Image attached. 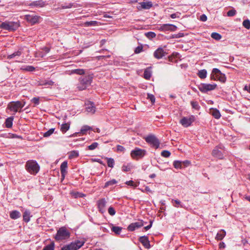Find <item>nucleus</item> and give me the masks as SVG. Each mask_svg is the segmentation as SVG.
<instances>
[{
	"instance_id": "f257e3e1",
	"label": "nucleus",
	"mask_w": 250,
	"mask_h": 250,
	"mask_svg": "<svg viewBox=\"0 0 250 250\" xmlns=\"http://www.w3.org/2000/svg\"><path fill=\"white\" fill-rule=\"evenodd\" d=\"M25 169L30 174L36 175L40 170V167L36 161L29 160L26 163Z\"/></svg>"
},
{
	"instance_id": "f03ea898",
	"label": "nucleus",
	"mask_w": 250,
	"mask_h": 250,
	"mask_svg": "<svg viewBox=\"0 0 250 250\" xmlns=\"http://www.w3.org/2000/svg\"><path fill=\"white\" fill-rule=\"evenodd\" d=\"M93 79L92 75H88L80 79V85L78 88L80 90H83L90 85Z\"/></svg>"
},
{
	"instance_id": "7ed1b4c3",
	"label": "nucleus",
	"mask_w": 250,
	"mask_h": 250,
	"mask_svg": "<svg viewBox=\"0 0 250 250\" xmlns=\"http://www.w3.org/2000/svg\"><path fill=\"white\" fill-rule=\"evenodd\" d=\"M69 237V233L65 228H60L57 231L55 236L57 241H61L66 239Z\"/></svg>"
},
{
	"instance_id": "20e7f679",
	"label": "nucleus",
	"mask_w": 250,
	"mask_h": 250,
	"mask_svg": "<svg viewBox=\"0 0 250 250\" xmlns=\"http://www.w3.org/2000/svg\"><path fill=\"white\" fill-rule=\"evenodd\" d=\"M19 26L17 22L5 21L3 22L0 25V27L4 30L9 31L16 30Z\"/></svg>"
},
{
	"instance_id": "39448f33",
	"label": "nucleus",
	"mask_w": 250,
	"mask_h": 250,
	"mask_svg": "<svg viewBox=\"0 0 250 250\" xmlns=\"http://www.w3.org/2000/svg\"><path fill=\"white\" fill-rule=\"evenodd\" d=\"M146 150L138 147H135L131 151L130 156L134 159H138L143 157L146 154Z\"/></svg>"
},
{
	"instance_id": "423d86ee",
	"label": "nucleus",
	"mask_w": 250,
	"mask_h": 250,
	"mask_svg": "<svg viewBox=\"0 0 250 250\" xmlns=\"http://www.w3.org/2000/svg\"><path fill=\"white\" fill-rule=\"evenodd\" d=\"M195 120L194 115H190L188 117H184L180 121V123L185 127H188L191 125Z\"/></svg>"
},
{
	"instance_id": "0eeeda50",
	"label": "nucleus",
	"mask_w": 250,
	"mask_h": 250,
	"mask_svg": "<svg viewBox=\"0 0 250 250\" xmlns=\"http://www.w3.org/2000/svg\"><path fill=\"white\" fill-rule=\"evenodd\" d=\"M145 141L155 148L159 147L160 142L154 135H149L145 138Z\"/></svg>"
},
{
	"instance_id": "6e6552de",
	"label": "nucleus",
	"mask_w": 250,
	"mask_h": 250,
	"mask_svg": "<svg viewBox=\"0 0 250 250\" xmlns=\"http://www.w3.org/2000/svg\"><path fill=\"white\" fill-rule=\"evenodd\" d=\"M217 87V84L215 83L208 84V83H201L199 86V90L203 93L207 92L209 91H211L215 89Z\"/></svg>"
},
{
	"instance_id": "1a4fd4ad",
	"label": "nucleus",
	"mask_w": 250,
	"mask_h": 250,
	"mask_svg": "<svg viewBox=\"0 0 250 250\" xmlns=\"http://www.w3.org/2000/svg\"><path fill=\"white\" fill-rule=\"evenodd\" d=\"M25 104V102L22 104L20 101L12 102L8 104V107L11 111L17 112L24 106Z\"/></svg>"
},
{
	"instance_id": "9d476101",
	"label": "nucleus",
	"mask_w": 250,
	"mask_h": 250,
	"mask_svg": "<svg viewBox=\"0 0 250 250\" xmlns=\"http://www.w3.org/2000/svg\"><path fill=\"white\" fill-rule=\"evenodd\" d=\"M223 149L224 146L222 145L216 146L212 151V156L220 159H223V154L222 151Z\"/></svg>"
},
{
	"instance_id": "9b49d317",
	"label": "nucleus",
	"mask_w": 250,
	"mask_h": 250,
	"mask_svg": "<svg viewBox=\"0 0 250 250\" xmlns=\"http://www.w3.org/2000/svg\"><path fill=\"white\" fill-rule=\"evenodd\" d=\"M177 26L171 24H164L160 26L159 30L162 31H175Z\"/></svg>"
},
{
	"instance_id": "f8f14e48",
	"label": "nucleus",
	"mask_w": 250,
	"mask_h": 250,
	"mask_svg": "<svg viewBox=\"0 0 250 250\" xmlns=\"http://www.w3.org/2000/svg\"><path fill=\"white\" fill-rule=\"evenodd\" d=\"M152 3L150 1L142 2L139 3V5L137 7L139 10L142 9H149L152 7Z\"/></svg>"
},
{
	"instance_id": "ddd939ff",
	"label": "nucleus",
	"mask_w": 250,
	"mask_h": 250,
	"mask_svg": "<svg viewBox=\"0 0 250 250\" xmlns=\"http://www.w3.org/2000/svg\"><path fill=\"white\" fill-rule=\"evenodd\" d=\"M144 225L143 222L141 221H138L134 223H132L131 224H130L127 229L129 231H134L135 229L139 228L141 227H142Z\"/></svg>"
},
{
	"instance_id": "4468645a",
	"label": "nucleus",
	"mask_w": 250,
	"mask_h": 250,
	"mask_svg": "<svg viewBox=\"0 0 250 250\" xmlns=\"http://www.w3.org/2000/svg\"><path fill=\"white\" fill-rule=\"evenodd\" d=\"M40 17L36 15H26L25 16V19L32 24H35L38 22Z\"/></svg>"
},
{
	"instance_id": "2eb2a0df",
	"label": "nucleus",
	"mask_w": 250,
	"mask_h": 250,
	"mask_svg": "<svg viewBox=\"0 0 250 250\" xmlns=\"http://www.w3.org/2000/svg\"><path fill=\"white\" fill-rule=\"evenodd\" d=\"M106 203V202L105 200L104 199L99 200L98 202L99 210L102 213H103L105 211Z\"/></svg>"
},
{
	"instance_id": "dca6fc26",
	"label": "nucleus",
	"mask_w": 250,
	"mask_h": 250,
	"mask_svg": "<svg viewBox=\"0 0 250 250\" xmlns=\"http://www.w3.org/2000/svg\"><path fill=\"white\" fill-rule=\"evenodd\" d=\"M85 106H86V107H85L86 110L88 112H90L92 114L95 113V107L94 106V104L93 103L90 102V101H87L85 103Z\"/></svg>"
},
{
	"instance_id": "f3484780",
	"label": "nucleus",
	"mask_w": 250,
	"mask_h": 250,
	"mask_svg": "<svg viewBox=\"0 0 250 250\" xmlns=\"http://www.w3.org/2000/svg\"><path fill=\"white\" fill-rule=\"evenodd\" d=\"M222 73L217 68H213L210 74V79L212 80H217Z\"/></svg>"
},
{
	"instance_id": "a211bd4d",
	"label": "nucleus",
	"mask_w": 250,
	"mask_h": 250,
	"mask_svg": "<svg viewBox=\"0 0 250 250\" xmlns=\"http://www.w3.org/2000/svg\"><path fill=\"white\" fill-rule=\"evenodd\" d=\"M139 240L146 248L149 249L150 248L149 241L147 237L142 236L140 238Z\"/></svg>"
},
{
	"instance_id": "6ab92c4d",
	"label": "nucleus",
	"mask_w": 250,
	"mask_h": 250,
	"mask_svg": "<svg viewBox=\"0 0 250 250\" xmlns=\"http://www.w3.org/2000/svg\"><path fill=\"white\" fill-rule=\"evenodd\" d=\"M165 56V52L161 48H158L154 53L155 58L160 59Z\"/></svg>"
},
{
	"instance_id": "aec40b11",
	"label": "nucleus",
	"mask_w": 250,
	"mask_h": 250,
	"mask_svg": "<svg viewBox=\"0 0 250 250\" xmlns=\"http://www.w3.org/2000/svg\"><path fill=\"white\" fill-rule=\"evenodd\" d=\"M46 5V3L42 0H37L31 2L29 5L32 7H43Z\"/></svg>"
},
{
	"instance_id": "412c9836",
	"label": "nucleus",
	"mask_w": 250,
	"mask_h": 250,
	"mask_svg": "<svg viewBox=\"0 0 250 250\" xmlns=\"http://www.w3.org/2000/svg\"><path fill=\"white\" fill-rule=\"evenodd\" d=\"M67 168V162L66 161H64L62 163L61 165V172L62 174V177H64L65 174L66 173V170Z\"/></svg>"
},
{
	"instance_id": "4be33fe9",
	"label": "nucleus",
	"mask_w": 250,
	"mask_h": 250,
	"mask_svg": "<svg viewBox=\"0 0 250 250\" xmlns=\"http://www.w3.org/2000/svg\"><path fill=\"white\" fill-rule=\"evenodd\" d=\"M210 113L215 118L218 119L221 117V114L219 111L216 108H210Z\"/></svg>"
},
{
	"instance_id": "5701e85b",
	"label": "nucleus",
	"mask_w": 250,
	"mask_h": 250,
	"mask_svg": "<svg viewBox=\"0 0 250 250\" xmlns=\"http://www.w3.org/2000/svg\"><path fill=\"white\" fill-rule=\"evenodd\" d=\"M226 234V231L224 229H221L219 230L215 237V239L217 240H222Z\"/></svg>"
},
{
	"instance_id": "b1692460",
	"label": "nucleus",
	"mask_w": 250,
	"mask_h": 250,
	"mask_svg": "<svg viewBox=\"0 0 250 250\" xmlns=\"http://www.w3.org/2000/svg\"><path fill=\"white\" fill-rule=\"evenodd\" d=\"M20 69L23 71L33 72L35 70L36 68L31 65H23L20 68Z\"/></svg>"
},
{
	"instance_id": "393cba45",
	"label": "nucleus",
	"mask_w": 250,
	"mask_h": 250,
	"mask_svg": "<svg viewBox=\"0 0 250 250\" xmlns=\"http://www.w3.org/2000/svg\"><path fill=\"white\" fill-rule=\"evenodd\" d=\"M21 213L17 210H13L10 213V217L12 219H17L21 217Z\"/></svg>"
},
{
	"instance_id": "a878e982",
	"label": "nucleus",
	"mask_w": 250,
	"mask_h": 250,
	"mask_svg": "<svg viewBox=\"0 0 250 250\" xmlns=\"http://www.w3.org/2000/svg\"><path fill=\"white\" fill-rule=\"evenodd\" d=\"M30 212L28 210H25L23 214V219L25 222H28L30 219Z\"/></svg>"
},
{
	"instance_id": "bb28decb",
	"label": "nucleus",
	"mask_w": 250,
	"mask_h": 250,
	"mask_svg": "<svg viewBox=\"0 0 250 250\" xmlns=\"http://www.w3.org/2000/svg\"><path fill=\"white\" fill-rule=\"evenodd\" d=\"M13 119L14 118L12 117L6 119L5 122L6 127L11 128L12 126Z\"/></svg>"
},
{
	"instance_id": "cd10ccee",
	"label": "nucleus",
	"mask_w": 250,
	"mask_h": 250,
	"mask_svg": "<svg viewBox=\"0 0 250 250\" xmlns=\"http://www.w3.org/2000/svg\"><path fill=\"white\" fill-rule=\"evenodd\" d=\"M85 73V71L83 69H76L72 70L70 71V74H76L77 75H83Z\"/></svg>"
},
{
	"instance_id": "c85d7f7f",
	"label": "nucleus",
	"mask_w": 250,
	"mask_h": 250,
	"mask_svg": "<svg viewBox=\"0 0 250 250\" xmlns=\"http://www.w3.org/2000/svg\"><path fill=\"white\" fill-rule=\"evenodd\" d=\"M62 250H76V247L74 246L73 243L65 246L62 248Z\"/></svg>"
},
{
	"instance_id": "c756f323",
	"label": "nucleus",
	"mask_w": 250,
	"mask_h": 250,
	"mask_svg": "<svg viewBox=\"0 0 250 250\" xmlns=\"http://www.w3.org/2000/svg\"><path fill=\"white\" fill-rule=\"evenodd\" d=\"M70 128V124L69 123L62 124L61 127V130L63 132H66Z\"/></svg>"
},
{
	"instance_id": "7c9ffc66",
	"label": "nucleus",
	"mask_w": 250,
	"mask_h": 250,
	"mask_svg": "<svg viewBox=\"0 0 250 250\" xmlns=\"http://www.w3.org/2000/svg\"><path fill=\"white\" fill-rule=\"evenodd\" d=\"M122 229V228H121V227L114 226L112 225L111 230L116 234H120L121 232Z\"/></svg>"
},
{
	"instance_id": "2f4dec72",
	"label": "nucleus",
	"mask_w": 250,
	"mask_h": 250,
	"mask_svg": "<svg viewBox=\"0 0 250 250\" xmlns=\"http://www.w3.org/2000/svg\"><path fill=\"white\" fill-rule=\"evenodd\" d=\"M207 72L205 69L201 70L198 72V76L201 79H205L207 77Z\"/></svg>"
},
{
	"instance_id": "473e14b6",
	"label": "nucleus",
	"mask_w": 250,
	"mask_h": 250,
	"mask_svg": "<svg viewBox=\"0 0 250 250\" xmlns=\"http://www.w3.org/2000/svg\"><path fill=\"white\" fill-rule=\"evenodd\" d=\"M21 55V51H16V52H14L13 53H12V54L11 55H9L8 56H7V59H13V58H14L16 57H19Z\"/></svg>"
},
{
	"instance_id": "72a5a7b5",
	"label": "nucleus",
	"mask_w": 250,
	"mask_h": 250,
	"mask_svg": "<svg viewBox=\"0 0 250 250\" xmlns=\"http://www.w3.org/2000/svg\"><path fill=\"white\" fill-rule=\"evenodd\" d=\"M173 166L175 168H182L183 167L182 161H175L173 162Z\"/></svg>"
},
{
	"instance_id": "f704fd0d",
	"label": "nucleus",
	"mask_w": 250,
	"mask_h": 250,
	"mask_svg": "<svg viewBox=\"0 0 250 250\" xmlns=\"http://www.w3.org/2000/svg\"><path fill=\"white\" fill-rule=\"evenodd\" d=\"M190 104L192 106V107L196 110H199L200 107L198 103L196 101H191Z\"/></svg>"
},
{
	"instance_id": "c9c22d12",
	"label": "nucleus",
	"mask_w": 250,
	"mask_h": 250,
	"mask_svg": "<svg viewBox=\"0 0 250 250\" xmlns=\"http://www.w3.org/2000/svg\"><path fill=\"white\" fill-rule=\"evenodd\" d=\"M108 167H113L114 165V160L111 158H106Z\"/></svg>"
},
{
	"instance_id": "e433bc0d",
	"label": "nucleus",
	"mask_w": 250,
	"mask_h": 250,
	"mask_svg": "<svg viewBox=\"0 0 250 250\" xmlns=\"http://www.w3.org/2000/svg\"><path fill=\"white\" fill-rule=\"evenodd\" d=\"M98 23L97 21H86L84 22V25L85 26H96L98 25Z\"/></svg>"
},
{
	"instance_id": "4c0bfd02",
	"label": "nucleus",
	"mask_w": 250,
	"mask_h": 250,
	"mask_svg": "<svg viewBox=\"0 0 250 250\" xmlns=\"http://www.w3.org/2000/svg\"><path fill=\"white\" fill-rule=\"evenodd\" d=\"M211 37L213 39L216 40H219L221 39V35L219 34V33L213 32L211 34Z\"/></svg>"
},
{
	"instance_id": "58836bf2",
	"label": "nucleus",
	"mask_w": 250,
	"mask_h": 250,
	"mask_svg": "<svg viewBox=\"0 0 250 250\" xmlns=\"http://www.w3.org/2000/svg\"><path fill=\"white\" fill-rule=\"evenodd\" d=\"M91 129V127L88 126V125H84L83 126L81 129V132L83 134H84L86 133V131H87L88 130H89Z\"/></svg>"
},
{
	"instance_id": "ea45409f",
	"label": "nucleus",
	"mask_w": 250,
	"mask_h": 250,
	"mask_svg": "<svg viewBox=\"0 0 250 250\" xmlns=\"http://www.w3.org/2000/svg\"><path fill=\"white\" fill-rule=\"evenodd\" d=\"M243 26L247 29H250V21L248 19L245 20L243 22Z\"/></svg>"
},
{
	"instance_id": "a19ab883",
	"label": "nucleus",
	"mask_w": 250,
	"mask_h": 250,
	"mask_svg": "<svg viewBox=\"0 0 250 250\" xmlns=\"http://www.w3.org/2000/svg\"><path fill=\"white\" fill-rule=\"evenodd\" d=\"M71 194L72 196L74 197L75 198L82 197L84 196V194L79 192H71Z\"/></svg>"
},
{
	"instance_id": "79ce46f5",
	"label": "nucleus",
	"mask_w": 250,
	"mask_h": 250,
	"mask_svg": "<svg viewBox=\"0 0 250 250\" xmlns=\"http://www.w3.org/2000/svg\"><path fill=\"white\" fill-rule=\"evenodd\" d=\"M151 74L150 72L148 70H146L144 73V77L146 80H148L151 77Z\"/></svg>"
},
{
	"instance_id": "37998d69",
	"label": "nucleus",
	"mask_w": 250,
	"mask_h": 250,
	"mask_svg": "<svg viewBox=\"0 0 250 250\" xmlns=\"http://www.w3.org/2000/svg\"><path fill=\"white\" fill-rule=\"evenodd\" d=\"M172 205L176 208H178L180 206L181 207L182 206L181 205V202L178 200H172Z\"/></svg>"
},
{
	"instance_id": "c03bdc74",
	"label": "nucleus",
	"mask_w": 250,
	"mask_h": 250,
	"mask_svg": "<svg viewBox=\"0 0 250 250\" xmlns=\"http://www.w3.org/2000/svg\"><path fill=\"white\" fill-rule=\"evenodd\" d=\"M117 183V181L115 179H112L105 183V187L113 186Z\"/></svg>"
},
{
	"instance_id": "a18cd8bd",
	"label": "nucleus",
	"mask_w": 250,
	"mask_h": 250,
	"mask_svg": "<svg viewBox=\"0 0 250 250\" xmlns=\"http://www.w3.org/2000/svg\"><path fill=\"white\" fill-rule=\"evenodd\" d=\"M54 128H51L46 132H45L43 134V136L45 137H48L50 136L54 131Z\"/></svg>"
},
{
	"instance_id": "49530a36",
	"label": "nucleus",
	"mask_w": 250,
	"mask_h": 250,
	"mask_svg": "<svg viewBox=\"0 0 250 250\" xmlns=\"http://www.w3.org/2000/svg\"><path fill=\"white\" fill-rule=\"evenodd\" d=\"M74 244V246L76 247V250L80 248L84 244L83 241H78L76 243H73Z\"/></svg>"
},
{
	"instance_id": "de8ad7c7",
	"label": "nucleus",
	"mask_w": 250,
	"mask_h": 250,
	"mask_svg": "<svg viewBox=\"0 0 250 250\" xmlns=\"http://www.w3.org/2000/svg\"><path fill=\"white\" fill-rule=\"evenodd\" d=\"M54 83V82H53L51 80H47L44 82H43L41 85H45V86H50L53 85Z\"/></svg>"
},
{
	"instance_id": "09e8293b",
	"label": "nucleus",
	"mask_w": 250,
	"mask_h": 250,
	"mask_svg": "<svg viewBox=\"0 0 250 250\" xmlns=\"http://www.w3.org/2000/svg\"><path fill=\"white\" fill-rule=\"evenodd\" d=\"M98 145L99 144L98 143L94 142V143H92L91 145H90L88 146V149L91 150H94L98 147Z\"/></svg>"
},
{
	"instance_id": "8fccbe9b",
	"label": "nucleus",
	"mask_w": 250,
	"mask_h": 250,
	"mask_svg": "<svg viewBox=\"0 0 250 250\" xmlns=\"http://www.w3.org/2000/svg\"><path fill=\"white\" fill-rule=\"evenodd\" d=\"M222 83H225L226 81V78L225 74L221 73L220 76L217 79Z\"/></svg>"
},
{
	"instance_id": "3c124183",
	"label": "nucleus",
	"mask_w": 250,
	"mask_h": 250,
	"mask_svg": "<svg viewBox=\"0 0 250 250\" xmlns=\"http://www.w3.org/2000/svg\"><path fill=\"white\" fill-rule=\"evenodd\" d=\"M146 36L149 39L155 38L156 37V34L153 32H148L146 33Z\"/></svg>"
},
{
	"instance_id": "603ef678",
	"label": "nucleus",
	"mask_w": 250,
	"mask_h": 250,
	"mask_svg": "<svg viewBox=\"0 0 250 250\" xmlns=\"http://www.w3.org/2000/svg\"><path fill=\"white\" fill-rule=\"evenodd\" d=\"M161 155L165 158H167L170 156V152L168 150H164L161 152Z\"/></svg>"
},
{
	"instance_id": "864d4df0",
	"label": "nucleus",
	"mask_w": 250,
	"mask_h": 250,
	"mask_svg": "<svg viewBox=\"0 0 250 250\" xmlns=\"http://www.w3.org/2000/svg\"><path fill=\"white\" fill-rule=\"evenodd\" d=\"M43 250H54V244L53 243L45 246Z\"/></svg>"
},
{
	"instance_id": "5fc2aeb1",
	"label": "nucleus",
	"mask_w": 250,
	"mask_h": 250,
	"mask_svg": "<svg viewBox=\"0 0 250 250\" xmlns=\"http://www.w3.org/2000/svg\"><path fill=\"white\" fill-rule=\"evenodd\" d=\"M125 184L131 187H137L138 186L137 183H134L133 181H127Z\"/></svg>"
},
{
	"instance_id": "6e6d98bb",
	"label": "nucleus",
	"mask_w": 250,
	"mask_h": 250,
	"mask_svg": "<svg viewBox=\"0 0 250 250\" xmlns=\"http://www.w3.org/2000/svg\"><path fill=\"white\" fill-rule=\"evenodd\" d=\"M236 11L234 9H231L229 10L227 13L228 16L232 17L236 14Z\"/></svg>"
},
{
	"instance_id": "4d7b16f0",
	"label": "nucleus",
	"mask_w": 250,
	"mask_h": 250,
	"mask_svg": "<svg viewBox=\"0 0 250 250\" xmlns=\"http://www.w3.org/2000/svg\"><path fill=\"white\" fill-rule=\"evenodd\" d=\"M79 155L78 153L76 151H72L71 152L70 155H69V158L72 159L73 158H75L78 157Z\"/></svg>"
},
{
	"instance_id": "13d9d810",
	"label": "nucleus",
	"mask_w": 250,
	"mask_h": 250,
	"mask_svg": "<svg viewBox=\"0 0 250 250\" xmlns=\"http://www.w3.org/2000/svg\"><path fill=\"white\" fill-rule=\"evenodd\" d=\"M122 170L125 172L129 171L130 170V167L129 165H123L122 167Z\"/></svg>"
},
{
	"instance_id": "bf43d9fd",
	"label": "nucleus",
	"mask_w": 250,
	"mask_h": 250,
	"mask_svg": "<svg viewBox=\"0 0 250 250\" xmlns=\"http://www.w3.org/2000/svg\"><path fill=\"white\" fill-rule=\"evenodd\" d=\"M108 213L110 215H114L115 214V209H114L113 208L110 207L108 208Z\"/></svg>"
},
{
	"instance_id": "052dcab7",
	"label": "nucleus",
	"mask_w": 250,
	"mask_h": 250,
	"mask_svg": "<svg viewBox=\"0 0 250 250\" xmlns=\"http://www.w3.org/2000/svg\"><path fill=\"white\" fill-rule=\"evenodd\" d=\"M40 98L39 97H34L32 100L31 101L35 104L38 105L39 104Z\"/></svg>"
},
{
	"instance_id": "680f3d73",
	"label": "nucleus",
	"mask_w": 250,
	"mask_h": 250,
	"mask_svg": "<svg viewBox=\"0 0 250 250\" xmlns=\"http://www.w3.org/2000/svg\"><path fill=\"white\" fill-rule=\"evenodd\" d=\"M147 98L150 100V101L152 103H154L155 102V99L154 96L153 95L148 94H147Z\"/></svg>"
},
{
	"instance_id": "e2e57ef3",
	"label": "nucleus",
	"mask_w": 250,
	"mask_h": 250,
	"mask_svg": "<svg viewBox=\"0 0 250 250\" xmlns=\"http://www.w3.org/2000/svg\"><path fill=\"white\" fill-rule=\"evenodd\" d=\"M143 50V47L142 46H138V47H137L136 48H135V53L136 54H138L139 53H140L141 52H142Z\"/></svg>"
},
{
	"instance_id": "0e129e2a",
	"label": "nucleus",
	"mask_w": 250,
	"mask_h": 250,
	"mask_svg": "<svg viewBox=\"0 0 250 250\" xmlns=\"http://www.w3.org/2000/svg\"><path fill=\"white\" fill-rule=\"evenodd\" d=\"M183 36L184 34L183 33H179L178 34L172 35V38H180L183 37Z\"/></svg>"
},
{
	"instance_id": "69168bd1",
	"label": "nucleus",
	"mask_w": 250,
	"mask_h": 250,
	"mask_svg": "<svg viewBox=\"0 0 250 250\" xmlns=\"http://www.w3.org/2000/svg\"><path fill=\"white\" fill-rule=\"evenodd\" d=\"M117 150L118 151L124 152V151L125 150V148L122 146L118 145L117 146Z\"/></svg>"
},
{
	"instance_id": "338daca9",
	"label": "nucleus",
	"mask_w": 250,
	"mask_h": 250,
	"mask_svg": "<svg viewBox=\"0 0 250 250\" xmlns=\"http://www.w3.org/2000/svg\"><path fill=\"white\" fill-rule=\"evenodd\" d=\"M200 20L202 21H206L207 20V17L206 15L203 14L200 16Z\"/></svg>"
},
{
	"instance_id": "774afa93",
	"label": "nucleus",
	"mask_w": 250,
	"mask_h": 250,
	"mask_svg": "<svg viewBox=\"0 0 250 250\" xmlns=\"http://www.w3.org/2000/svg\"><path fill=\"white\" fill-rule=\"evenodd\" d=\"M183 163V166L184 167H187L189 165V162L188 161H182Z\"/></svg>"
}]
</instances>
